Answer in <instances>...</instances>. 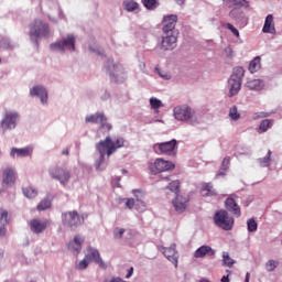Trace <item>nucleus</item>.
<instances>
[{"instance_id":"obj_1","label":"nucleus","mask_w":282,"mask_h":282,"mask_svg":"<svg viewBox=\"0 0 282 282\" xmlns=\"http://www.w3.org/2000/svg\"><path fill=\"white\" fill-rule=\"evenodd\" d=\"M124 147V139L117 138L115 141L111 140V137H107L105 140L99 141L96 144V149L100 154V162H105V155L110 158L118 151V149H122Z\"/></svg>"},{"instance_id":"obj_2","label":"nucleus","mask_w":282,"mask_h":282,"mask_svg":"<svg viewBox=\"0 0 282 282\" xmlns=\"http://www.w3.org/2000/svg\"><path fill=\"white\" fill-rule=\"evenodd\" d=\"M29 36L39 43L37 39H47L50 36V24L41 19H35L29 25Z\"/></svg>"},{"instance_id":"obj_3","label":"nucleus","mask_w":282,"mask_h":282,"mask_svg":"<svg viewBox=\"0 0 282 282\" xmlns=\"http://www.w3.org/2000/svg\"><path fill=\"white\" fill-rule=\"evenodd\" d=\"M214 224L221 230H231L235 227V218L226 209H219L214 215Z\"/></svg>"},{"instance_id":"obj_4","label":"nucleus","mask_w":282,"mask_h":282,"mask_svg":"<svg viewBox=\"0 0 282 282\" xmlns=\"http://www.w3.org/2000/svg\"><path fill=\"white\" fill-rule=\"evenodd\" d=\"M149 169L152 175H158L159 173L173 171V169H175V164L171 161H166L164 159L159 158L153 163H150Z\"/></svg>"},{"instance_id":"obj_5","label":"nucleus","mask_w":282,"mask_h":282,"mask_svg":"<svg viewBox=\"0 0 282 282\" xmlns=\"http://www.w3.org/2000/svg\"><path fill=\"white\" fill-rule=\"evenodd\" d=\"M62 224L63 226H66L67 228H78V226H82L83 220L80 219V215H78V212H66L62 214Z\"/></svg>"},{"instance_id":"obj_6","label":"nucleus","mask_w":282,"mask_h":282,"mask_svg":"<svg viewBox=\"0 0 282 282\" xmlns=\"http://www.w3.org/2000/svg\"><path fill=\"white\" fill-rule=\"evenodd\" d=\"M175 120L180 122H188L195 116V110L191 109L188 106H178L173 110Z\"/></svg>"},{"instance_id":"obj_7","label":"nucleus","mask_w":282,"mask_h":282,"mask_svg":"<svg viewBox=\"0 0 282 282\" xmlns=\"http://www.w3.org/2000/svg\"><path fill=\"white\" fill-rule=\"evenodd\" d=\"M66 50H72V52H76V37L74 35H67V37L63 42H56L51 44V50H58L59 52H65Z\"/></svg>"},{"instance_id":"obj_8","label":"nucleus","mask_w":282,"mask_h":282,"mask_svg":"<svg viewBox=\"0 0 282 282\" xmlns=\"http://www.w3.org/2000/svg\"><path fill=\"white\" fill-rule=\"evenodd\" d=\"M50 175L53 177V180H57L63 186L69 182L72 174H69V171L63 169V167H52L50 170Z\"/></svg>"},{"instance_id":"obj_9","label":"nucleus","mask_w":282,"mask_h":282,"mask_svg":"<svg viewBox=\"0 0 282 282\" xmlns=\"http://www.w3.org/2000/svg\"><path fill=\"white\" fill-rule=\"evenodd\" d=\"M237 199L238 196L236 194L229 195L225 200V207L234 217H241V207L237 204Z\"/></svg>"},{"instance_id":"obj_10","label":"nucleus","mask_w":282,"mask_h":282,"mask_svg":"<svg viewBox=\"0 0 282 282\" xmlns=\"http://www.w3.org/2000/svg\"><path fill=\"white\" fill-rule=\"evenodd\" d=\"M175 147H177V141L175 139L154 144V149H158L159 153H162L163 155H175Z\"/></svg>"},{"instance_id":"obj_11","label":"nucleus","mask_w":282,"mask_h":282,"mask_svg":"<svg viewBox=\"0 0 282 282\" xmlns=\"http://www.w3.org/2000/svg\"><path fill=\"white\" fill-rule=\"evenodd\" d=\"M85 257L88 261H94L102 270H107V263L102 261V258L100 257V251H98V249L94 247H88L87 254Z\"/></svg>"},{"instance_id":"obj_12","label":"nucleus","mask_w":282,"mask_h":282,"mask_svg":"<svg viewBox=\"0 0 282 282\" xmlns=\"http://www.w3.org/2000/svg\"><path fill=\"white\" fill-rule=\"evenodd\" d=\"M86 122H91L94 124H100L101 129L106 131H111L110 123H107V117L104 113L97 112L86 117Z\"/></svg>"},{"instance_id":"obj_13","label":"nucleus","mask_w":282,"mask_h":282,"mask_svg":"<svg viewBox=\"0 0 282 282\" xmlns=\"http://www.w3.org/2000/svg\"><path fill=\"white\" fill-rule=\"evenodd\" d=\"M17 120H19V113L9 112L2 119L0 127L3 131H8V129H17Z\"/></svg>"},{"instance_id":"obj_14","label":"nucleus","mask_w":282,"mask_h":282,"mask_svg":"<svg viewBox=\"0 0 282 282\" xmlns=\"http://www.w3.org/2000/svg\"><path fill=\"white\" fill-rule=\"evenodd\" d=\"M17 182V172L12 167H7L2 172V186L8 188V186H14Z\"/></svg>"},{"instance_id":"obj_15","label":"nucleus","mask_w":282,"mask_h":282,"mask_svg":"<svg viewBox=\"0 0 282 282\" xmlns=\"http://www.w3.org/2000/svg\"><path fill=\"white\" fill-rule=\"evenodd\" d=\"M107 69L110 74L111 80L118 83V76H122L124 74V68L120 64H113L112 61L107 62Z\"/></svg>"},{"instance_id":"obj_16","label":"nucleus","mask_w":282,"mask_h":282,"mask_svg":"<svg viewBox=\"0 0 282 282\" xmlns=\"http://www.w3.org/2000/svg\"><path fill=\"white\" fill-rule=\"evenodd\" d=\"M47 226H50V220L32 219L30 221L31 231L35 235H41V232H45V230H47Z\"/></svg>"},{"instance_id":"obj_17","label":"nucleus","mask_w":282,"mask_h":282,"mask_svg":"<svg viewBox=\"0 0 282 282\" xmlns=\"http://www.w3.org/2000/svg\"><path fill=\"white\" fill-rule=\"evenodd\" d=\"M175 25H177V15L172 14L167 15L163 20V32L164 34H173L175 30Z\"/></svg>"},{"instance_id":"obj_18","label":"nucleus","mask_w":282,"mask_h":282,"mask_svg":"<svg viewBox=\"0 0 282 282\" xmlns=\"http://www.w3.org/2000/svg\"><path fill=\"white\" fill-rule=\"evenodd\" d=\"M174 210L176 213H184L188 208V197H184L180 194H176L175 199L172 202Z\"/></svg>"},{"instance_id":"obj_19","label":"nucleus","mask_w":282,"mask_h":282,"mask_svg":"<svg viewBox=\"0 0 282 282\" xmlns=\"http://www.w3.org/2000/svg\"><path fill=\"white\" fill-rule=\"evenodd\" d=\"M160 250L163 252L164 257L177 268V250H175V245H172L170 248L161 247Z\"/></svg>"},{"instance_id":"obj_20","label":"nucleus","mask_w":282,"mask_h":282,"mask_svg":"<svg viewBox=\"0 0 282 282\" xmlns=\"http://www.w3.org/2000/svg\"><path fill=\"white\" fill-rule=\"evenodd\" d=\"M161 47L162 50H175L177 47V37L173 34L163 36Z\"/></svg>"},{"instance_id":"obj_21","label":"nucleus","mask_w":282,"mask_h":282,"mask_svg":"<svg viewBox=\"0 0 282 282\" xmlns=\"http://www.w3.org/2000/svg\"><path fill=\"white\" fill-rule=\"evenodd\" d=\"M31 96H37L42 102V105H45L47 102V89L43 86H35L31 88L30 90Z\"/></svg>"},{"instance_id":"obj_22","label":"nucleus","mask_w":282,"mask_h":282,"mask_svg":"<svg viewBox=\"0 0 282 282\" xmlns=\"http://www.w3.org/2000/svg\"><path fill=\"white\" fill-rule=\"evenodd\" d=\"M262 32L264 34H276V28H274V15H267Z\"/></svg>"},{"instance_id":"obj_23","label":"nucleus","mask_w":282,"mask_h":282,"mask_svg":"<svg viewBox=\"0 0 282 282\" xmlns=\"http://www.w3.org/2000/svg\"><path fill=\"white\" fill-rule=\"evenodd\" d=\"M133 195H135V205L134 208L138 210V213H144L147 210V203H144V194H142L140 191L134 189Z\"/></svg>"},{"instance_id":"obj_24","label":"nucleus","mask_w":282,"mask_h":282,"mask_svg":"<svg viewBox=\"0 0 282 282\" xmlns=\"http://www.w3.org/2000/svg\"><path fill=\"white\" fill-rule=\"evenodd\" d=\"M215 257V251L210 246H202L195 252V259H204V257Z\"/></svg>"},{"instance_id":"obj_25","label":"nucleus","mask_w":282,"mask_h":282,"mask_svg":"<svg viewBox=\"0 0 282 282\" xmlns=\"http://www.w3.org/2000/svg\"><path fill=\"white\" fill-rule=\"evenodd\" d=\"M68 250H70L73 254H80V250H83V238L75 236L74 240L68 243Z\"/></svg>"},{"instance_id":"obj_26","label":"nucleus","mask_w":282,"mask_h":282,"mask_svg":"<svg viewBox=\"0 0 282 282\" xmlns=\"http://www.w3.org/2000/svg\"><path fill=\"white\" fill-rule=\"evenodd\" d=\"M10 155L11 158H15V155L17 158H30L32 155V148H12Z\"/></svg>"},{"instance_id":"obj_27","label":"nucleus","mask_w":282,"mask_h":282,"mask_svg":"<svg viewBox=\"0 0 282 282\" xmlns=\"http://www.w3.org/2000/svg\"><path fill=\"white\" fill-rule=\"evenodd\" d=\"M265 87V83L261 79H251L246 83V88L251 91H261Z\"/></svg>"},{"instance_id":"obj_28","label":"nucleus","mask_w":282,"mask_h":282,"mask_svg":"<svg viewBox=\"0 0 282 282\" xmlns=\"http://www.w3.org/2000/svg\"><path fill=\"white\" fill-rule=\"evenodd\" d=\"M229 83V96H237L239 91L241 90V80L239 79H232L231 77L228 80Z\"/></svg>"},{"instance_id":"obj_29","label":"nucleus","mask_w":282,"mask_h":282,"mask_svg":"<svg viewBox=\"0 0 282 282\" xmlns=\"http://www.w3.org/2000/svg\"><path fill=\"white\" fill-rule=\"evenodd\" d=\"M229 17L232 19V21L239 23L240 21H243V19H246V13H243V10H241V8L236 7L229 12Z\"/></svg>"},{"instance_id":"obj_30","label":"nucleus","mask_w":282,"mask_h":282,"mask_svg":"<svg viewBox=\"0 0 282 282\" xmlns=\"http://www.w3.org/2000/svg\"><path fill=\"white\" fill-rule=\"evenodd\" d=\"M200 193L204 197L217 195V192L215 191L213 184L210 183H206L205 185H203Z\"/></svg>"},{"instance_id":"obj_31","label":"nucleus","mask_w":282,"mask_h":282,"mask_svg":"<svg viewBox=\"0 0 282 282\" xmlns=\"http://www.w3.org/2000/svg\"><path fill=\"white\" fill-rule=\"evenodd\" d=\"M261 69V57L256 56L249 64V72L256 74V72Z\"/></svg>"},{"instance_id":"obj_32","label":"nucleus","mask_w":282,"mask_h":282,"mask_svg":"<svg viewBox=\"0 0 282 282\" xmlns=\"http://www.w3.org/2000/svg\"><path fill=\"white\" fill-rule=\"evenodd\" d=\"M140 8V4L135 2V0H124L123 1V10L127 12H135Z\"/></svg>"},{"instance_id":"obj_33","label":"nucleus","mask_w":282,"mask_h":282,"mask_svg":"<svg viewBox=\"0 0 282 282\" xmlns=\"http://www.w3.org/2000/svg\"><path fill=\"white\" fill-rule=\"evenodd\" d=\"M245 74H246V70L243 69V67L237 66L234 68V72L230 78H232L234 80L242 82Z\"/></svg>"},{"instance_id":"obj_34","label":"nucleus","mask_w":282,"mask_h":282,"mask_svg":"<svg viewBox=\"0 0 282 282\" xmlns=\"http://www.w3.org/2000/svg\"><path fill=\"white\" fill-rule=\"evenodd\" d=\"M229 7L238 6L239 8H250V2L246 0H224Z\"/></svg>"},{"instance_id":"obj_35","label":"nucleus","mask_w":282,"mask_h":282,"mask_svg":"<svg viewBox=\"0 0 282 282\" xmlns=\"http://www.w3.org/2000/svg\"><path fill=\"white\" fill-rule=\"evenodd\" d=\"M10 213H8L7 209H3L2 207H0V224L1 226H8L10 225Z\"/></svg>"},{"instance_id":"obj_36","label":"nucleus","mask_w":282,"mask_h":282,"mask_svg":"<svg viewBox=\"0 0 282 282\" xmlns=\"http://www.w3.org/2000/svg\"><path fill=\"white\" fill-rule=\"evenodd\" d=\"M272 124H274V120L271 119H264L260 122V127H259V133H265V131H268Z\"/></svg>"},{"instance_id":"obj_37","label":"nucleus","mask_w":282,"mask_h":282,"mask_svg":"<svg viewBox=\"0 0 282 282\" xmlns=\"http://www.w3.org/2000/svg\"><path fill=\"white\" fill-rule=\"evenodd\" d=\"M23 195H25V197H28L29 199H34V197L39 195V192H36V189H34L33 187H26L23 188Z\"/></svg>"},{"instance_id":"obj_38","label":"nucleus","mask_w":282,"mask_h":282,"mask_svg":"<svg viewBox=\"0 0 282 282\" xmlns=\"http://www.w3.org/2000/svg\"><path fill=\"white\" fill-rule=\"evenodd\" d=\"M75 268L76 270H87V268H89V260L87 259V257L85 256L83 260L76 262Z\"/></svg>"},{"instance_id":"obj_39","label":"nucleus","mask_w":282,"mask_h":282,"mask_svg":"<svg viewBox=\"0 0 282 282\" xmlns=\"http://www.w3.org/2000/svg\"><path fill=\"white\" fill-rule=\"evenodd\" d=\"M223 263H224V265H227V268H232V265H235V260H232V258H230V254H228V252H224Z\"/></svg>"},{"instance_id":"obj_40","label":"nucleus","mask_w":282,"mask_h":282,"mask_svg":"<svg viewBox=\"0 0 282 282\" xmlns=\"http://www.w3.org/2000/svg\"><path fill=\"white\" fill-rule=\"evenodd\" d=\"M169 191L175 193V195H180V181H172L169 186Z\"/></svg>"},{"instance_id":"obj_41","label":"nucleus","mask_w":282,"mask_h":282,"mask_svg":"<svg viewBox=\"0 0 282 282\" xmlns=\"http://www.w3.org/2000/svg\"><path fill=\"white\" fill-rule=\"evenodd\" d=\"M48 208H52V200L50 199H43L37 205V210H47Z\"/></svg>"},{"instance_id":"obj_42","label":"nucleus","mask_w":282,"mask_h":282,"mask_svg":"<svg viewBox=\"0 0 282 282\" xmlns=\"http://www.w3.org/2000/svg\"><path fill=\"white\" fill-rule=\"evenodd\" d=\"M258 224L257 220H254V218H250L247 220V228L249 232H257V228H258Z\"/></svg>"},{"instance_id":"obj_43","label":"nucleus","mask_w":282,"mask_h":282,"mask_svg":"<svg viewBox=\"0 0 282 282\" xmlns=\"http://www.w3.org/2000/svg\"><path fill=\"white\" fill-rule=\"evenodd\" d=\"M229 118H231V120H239V118H241V115L239 113L237 106L230 108Z\"/></svg>"},{"instance_id":"obj_44","label":"nucleus","mask_w":282,"mask_h":282,"mask_svg":"<svg viewBox=\"0 0 282 282\" xmlns=\"http://www.w3.org/2000/svg\"><path fill=\"white\" fill-rule=\"evenodd\" d=\"M223 28H226V30H230L231 34H234V36H236V39H239V30H237V28H235V25H232L231 23H225L223 25Z\"/></svg>"},{"instance_id":"obj_45","label":"nucleus","mask_w":282,"mask_h":282,"mask_svg":"<svg viewBox=\"0 0 282 282\" xmlns=\"http://www.w3.org/2000/svg\"><path fill=\"white\" fill-rule=\"evenodd\" d=\"M271 155H272V151L269 150L267 156L260 160V166L262 167L270 166Z\"/></svg>"},{"instance_id":"obj_46","label":"nucleus","mask_w":282,"mask_h":282,"mask_svg":"<svg viewBox=\"0 0 282 282\" xmlns=\"http://www.w3.org/2000/svg\"><path fill=\"white\" fill-rule=\"evenodd\" d=\"M124 232H127V230L124 228L117 227L113 230V238L115 239H122Z\"/></svg>"},{"instance_id":"obj_47","label":"nucleus","mask_w":282,"mask_h":282,"mask_svg":"<svg viewBox=\"0 0 282 282\" xmlns=\"http://www.w3.org/2000/svg\"><path fill=\"white\" fill-rule=\"evenodd\" d=\"M142 3L144 6V8H147L148 10H153V8H155V4L158 3L156 0H142Z\"/></svg>"},{"instance_id":"obj_48","label":"nucleus","mask_w":282,"mask_h":282,"mask_svg":"<svg viewBox=\"0 0 282 282\" xmlns=\"http://www.w3.org/2000/svg\"><path fill=\"white\" fill-rule=\"evenodd\" d=\"M150 105L153 109H160V107H162V101L158 98H151Z\"/></svg>"},{"instance_id":"obj_49","label":"nucleus","mask_w":282,"mask_h":282,"mask_svg":"<svg viewBox=\"0 0 282 282\" xmlns=\"http://www.w3.org/2000/svg\"><path fill=\"white\" fill-rule=\"evenodd\" d=\"M229 166H230V156H226L223 160V163H221V166H220V171H228Z\"/></svg>"},{"instance_id":"obj_50","label":"nucleus","mask_w":282,"mask_h":282,"mask_svg":"<svg viewBox=\"0 0 282 282\" xmlns=\"http://www.w3.org/2000/svg\"><path fill=\"white\" fill-rule=\"evenodd\" d=\"M265 268L268 272H273V270L276 268V262L274 260H269L265 264Z\"/></svg>"},{"instance_id":"obj_51","label":"nucleus","mask_w":282,"mask_h":282,"mask_svg":"<svg viewBox=\"0 0 282 282\" xmlns=\"http://www.w3.org/2000/svg\"><path fill=\"white\" fill-rule=\"evenodd\" d=\"M126 206L127 208H129L130 210L135 208V199L133 198H128L126 202Z\"/></svg>"},{"instance_id":"obj_52","label":"nucleus","mask_w":282,"mask_h":282,"mask_svg":"<svg viewBox=\"0 0 282 282\" xmlns=\"http://www.w3.org/2000/svg\"><path fill=\"white\" fill-rule=\"evenodd\" d=\"M232 272L230 271V270H227V275H224L223 278H221V282H230V274H231Z\"/></svg>"},{"instance_id":"obj_53","label":"nucleus","mask_w":282,"mask_h":282,"mask_svg":"<svg viewBox=\"0 0 282 282\" xmlns=\"http://www.w3.org/2000/svg\"><path fill=\"white\" fill-rule=\"evenodd\" d=\"M8 235V229L6 228V225H2L0 227V237H6Z\"/></svg>"},{"instance_id":"obj_54","label":"nucleus","mask_w":282,"mask_h":282,"mask_svg":"<svg viewBox=\"0 0 282 282\" xmlns=\"http://www.w3.org/2000/svg\"><path fill=\"white\" fill-rule=\"evenodd\" d=\"M131 276H133V267H131L129 270H128V273L126 275V279H131Z\"/></svg>"},{"instance_id":"obj_55","label":"nucleus","mask_w":282,"mask_h":282,"mask_svg":"<svg viewBox=\"0 0 282 282\" xmlns=\"http://www.w3.org/2000/svg\"><path fill=\"white\" fill-rule=\"evenodd\" d=\"M159 75L161 76V78H165V80L171 79V75H169V74H162L159 72Z\"/></svg>"},{"instance_id":"obj_56","label":"nucleus","mask_w":282,"mask_h":282,"mask_svg":"<svg viewBox=\"0 0 282 282\" xmlns=\"http://www.w3.org/2000/svg\"><path fill=\"white\" fill-rule=\"evenodd\" d=\"M62 155H69V149H64L62 151Z\"/></svg>"},{"instance_id":"obj_57","label":"nucleus","mask_w":282,"mask_h":282,"mask_svg":"<svg viewBox=\"0 0 282 282\" xmlns=\"http://www.w3.org/2000/svg\"><path fill=\"white\" fill-rule=\"evenodd\" d=\"M178 6H184V1L186 0H174Z\"/></svg>"},{"instance_id":"obj_58","label":"nucleus","mask_w":282,"mask_h":282,"mask_svg":"<svg viewBox=\"0 0 282 282\" xmlns=\"http://www.w3.org/2000/svg\"><path fill=\"white\" fill-rule=\"evenodd\" d=\"M268 116H270V113H268V112H261L260 118H268Z\"/></svg>"},{"instance_id":"obj_59","label":"nucleus","mask_w":282,"mask_h":282,"mask_svg":"<svg viewBox=\"0 0 282 282\" xmlns=\"http://www.w3.org/2000/svg\"><path fill=\"white\" fill-rule=\"evenodd\" d=\"M245 282H250V273H247V274H246V280H245Z\"/></svg>"},{"instance_id":"obj_60","label":"nucleus","mask_w":282,"mask_h":282,"mask_svg":"<svg viewBox=\"0 0 282 282\" xmlns=\"http://www.w3.org/2000/svg\"><path fill=\"white\" fill-rule=\"evenodd\" d=\"M3 259V250L0 249V261Z\"/></svg>"},{"instance_id":"obj_61","label":"nucleus","mask_w":282,"mask_h":282,"mask_svg":"<svg viewBox=\"0 0 282 282\" xmlns=\"http://www.w3.org/2000/svg\"><path fill=\"white\" fill-rule=\"evenodd\" d=\"M226 52H232V48L227 47V48H226Z\"/></svg>"},{"instance_id":"obj_62","label":"nucleus","mask_w":282,"mask_h":282,"mask_svg":"<svg viewBox=\"0 0 282 282\" xmlns=\"http://www.w3.org/2000/svg\"><path fill=\"white\" fill-rule=\"evenodd\" d=\"M199 282H209V281L206 279H202V280H199Z\"/></svg>"},{"instance_id":"obj_63","label":"nucleus","mask_w":282,"mask_h":282,"mask_svg":"<svg viewBox=\"0 0 282 282\" xmlns=\"http://www.w3.org/2000/svg\"><path fill=\"white\" fill-rule=\"evenodd\" d=\"M218 175H225L223 172H219Z\"/></svg>"},{"instance_id":"obj_64","label":"nucleus","mask_w":282,"mask_h":282,"mask_svg":"<svg viewBox=\"0 0 282 282\" xmlns=\"http://www.w3.org/2000/svg\"><path fill=\"white\" fill-rule=\"evenodd\" d=\"M0 63H1V59H0Z\"/></svg>"}]
</instances>
